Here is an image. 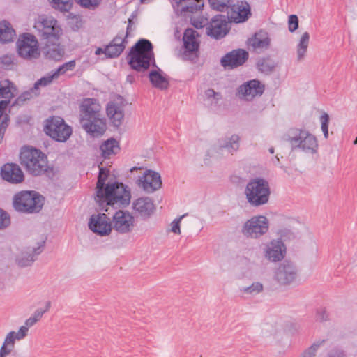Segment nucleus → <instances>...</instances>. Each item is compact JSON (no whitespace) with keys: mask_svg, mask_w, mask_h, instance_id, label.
<instances>
[{"mask_svg":"<svg viewBox=\"0 0 357 357\" xmlns=\"http://www.w3.org/2000/svg\"><path fill=\"white\" fill-rule=\"evenodd\" d=\"M249 54L243 49L234 50L227 53L220 60L221 65L225 68L234 69L243 65L248 59Z\"/></svg>","mask_w":357,"mask_h":357,"instance_id":"19","label":"nucleus"},{"mask_svg":"<svg viewBox=\"0 0 357 357\" xmlns=\"http://www.w3.org/2000/svg\"><path fill=\"white\" fill-rule=\"evenodd\" d=\"M52 7L61 12H69L73 7V0H48Z\"/></svg>","mask_w":357,"mask_h":357,"instance_id":"33","label":"nucleus"},{"mask_svg":"<svg viewBox=\"0 0 357 357\" xmlns=\"http://www.w3.org/2000/svg\"><path fill=\"white\" fill-rule=\"evenodd\" d=\"M193 25L197 29L202 28L203 26H204V25H203L202 22H194Z\"/></svg>","mask_w":357,"mask_h":357,"instance_id":"58","label":"nucleus"},{"mask_svg":"<svg viewBox=\"0 0 357 357\" xmlns=\"http://www.w3.org/2000/svg\"><path fill=\"white\" fill-rule=\"evenodd\" d=\"M328 318V314L325 308L321 307L317 310L316 320L320 322L326 321Z\"/></svg>","mask_w":357,"mask_h":357,"instance_id":"48","label":"nucleus"},{"mask_svg":"<svg viewBox=\"0 0 357 357\" xmlns=\"http://www.w3.org/2000/svg\"><path fill=\"white\" fill-rule=\"evenodd\" d=\"M34 29L45 45L58 43L62 35V29L52 17L39 15L36 20Z\"/></svg>","mask_w":357,"mask_h":357,"instance_id":"8","label":"nucleus"},{"mask_svg":"<svg viewBox=\"0 0 357 357\" xmlns=\"http://www.w3.org/2000/svg\"><path fill=\"white\" fill-rule=\"evenodd\" d=\"M229 22L241 23L245 22L251 15L249 4L245 1H241V3L234 4V2L226 10Z\"/></svg>","mask_w":357,"mask_h":357,"instance_id":"17","label":"nucleus"},{"mask_svg":"<svg viewBox=\"0 0 357 357\" xmlns=\"http://www.w3.org/2000/svg\"><path fill=\"white\" fill-rule=\"evenodd\" d=\"M127 59L131 68L137 72L147 70L151 65L157 68V70H152L149 73L150 82L154 87L160 90L168 89L169 81L155 64L153 46L149 40L139 39L131 47Z\"/></svg>","mask_w":357,"mask_h":357,"instance_id":"1","label":"nucleus"},{"mask_svg":"<svg viewBox=\"0 0 357 357\" xmlns=\"http://www.w3.org/2000/svg\"><path fill=\"white\" fill-rule=\"evenodd\" d=\"M28 331L29 328H27V326H21L17 333H15V338H17V340L24 339L26 336Z\"/></svg>","mask_w":357,"mask_h":357,"instance_id":"49","label":"nucleus"},{"mask_svg":"<svg viewBox=\"0 0 357 357\" xmlns=\"http://www.w3.org/2000/svg\"><path fill=\"white\" fill-rule=\"evenodd\" d=\"M11 84L12 83L8 79L0 81V97L10 98L13 96L10 89Z\"/></svg>","mask_w":357,"mask_h":357,"instance_id":"38","label":"nucleus"},{"mask_svg":"<svg viewBox=\"0 0 357 357\" xmlns=\"http://www.w3.org/2000/svg\"><path fill=\"white\" fill-rule=\"evenodd\" d=\"M269 222L264 215H255L243 225L241 232L248 238L257 239L268 231Z\"/></svg>","mask_w":357,"mask_h":357,"instance_id":"10","label":"nucleus"},{"mask_svg":"<svg viewBox=\"0 0 357 357\" xmlns=\"http://www.w3.org/2000/svg\"><path fill=\"white\" fill-rule=\"evenodd\" d=\"M228 17H225V15L218 14L215 15L207 23V35L216 40L224 38L230 29Z\"/></svg>","mask_w":357,"mask_h":357,"instance_id":"12","label":"nucleus"},{"mask_svg":"<svg viewBox=\"0 0 357 357\" xmlns=\"http://www.w3.org/2000/svg\"><path fill=\"white\" fill-rule=\"evenodd\" d=\"M45 242H42L38 248H27L17 256L16 261L20 267L31 266L36 260V256L43 250Z\"/></svg>","mask_w":357,"mask_h":357,"instance_id":"25","label":"nucleus"},{"mask_svg":"<svg viewBox=\"0 0 357 357\" xmlns=\"http://www.w3.org/2000/svg\"><path fill=\"white\" fill-rule=\"evenodd\" d=\"M206 94L208 97L213 96L216 99H218L220 97V94L215 92L213 89L208 90Z\"/></svg>","mask_w":357,"mask_h":357,"instance_id":"55","label":"nucleus"},{"mask_svg":"<svg viewBox=\"0 0 357 357\" xmlns=\"http://www.w3.org/2000/svg\"><path fill=\"white\" fill-rule=\"evenodd\" d=\"M36 322L37 321L34 318L31 317L26 320L24 326H27V328H29V327L33 326Z\"/></svg>","mask_w":357,"mask_h":357,"instance_id":"54","label":"nucleus"},{"mask_svg":"<svg viewBox=\"0 0 357 357\" xmlns=\"http://www.w3.org/2000/svg\"><path fill=\"white\" fill-rule=\"evenodd\" d=\"M275 161L279 162V158L278 157V155L275 157V160H273V163H275Z\"/></svg>","mask_w":357,"mask_h":357,"instance_id":"61","label":"nucleus"},{"mask_svg":"<svg viewBox=\"0 0 357 357\" xmlns=\"http://www.w3.org/2000/svg\"><path fill=\"white\" fill-rule=\"evenodd\" d=\"M15 36V31L11 24L6 21H0V42L8 43L11 42Z\"/></svg>","mask_w":357,"mask_h":357,"instance_id":"30","label":"nucleus"},{"mask_svg":"<svg viewBox=\"0 0 357 357\" xmlns=\"http://www.w3.org/2000/svg\"><path fill=\"white\" fill-rule=\"evenodd\" d=\"M109 176V171L107 168H100L95 197L100 209L106 212L108 206L116 208L128 206L131 198L130 190L122 183L109 181L106 183Z\"/></svg>","mask_w":357,"mask_h":357,"instance_id":"2","label":"nucleus"},{"mask_svg":"<svg viewBox=\"0 0 357 357\" xmlns=\"http://www.w3.org/2000/svg\"><path fill=\"white\" fill-rule=\"evenodd\" d=\"M297 277V269L295 265L288 261L280 264L275 271L274 278L280 284L287 285L292 283Z\"/></svg>","mask_w":357,"mask_h":357,"instance_id":"15","label":"nucleus"},{"mask_svg":"<svg viewBox=\"0 0 357 357\" xmlns=\"http://www.w3.org/2000/svg\"><path fill=\"white\" fill-rule=\"evenodd\" d=\"M44 313L45 311H43L42 309H37L31 317L38 321L42 318Z\"/></svg>","mask_w":357,"mask_h":357,"instance_id":"53","label":"nucleus"},{"mask_svg":"<svg viewBox=\"0 0 357 357\" xmlns=\"http://www.w3.org/2000/svg\"><path fill=\"white\" fill-rule=\"evenodd\" d=\"M65 50L60 45L59 41L55 44L49 43L44 48V56L46 59L54 61H60L63 57Z\"/></svg>","mask_w":357,"mask_h":357,"instance_id":"28","label":"nucleus"},{"mask_svg":"<svg viewBox=\"0 0 357 357\" xmlns=\"http://www.w3.org/2000/svg\"><path fill=\"white\" fill-rule=\"evenodd\" d=\"M106 112L112 124L119 127L124 119L123 107L114 101H110L107 103Z\"/></svg>","mask_w":357,"mask_h":357,"instance_id":"26","label":"nucleus"},{"mask_svg":"<svg viewBox=\"0 0 357 357\" xmlns=\"http://www.w3.org/2000/svg\"><path fill=\"white\" fill-rule=\"evenodd\" d=\"M10 225V215L4 210L0 208V229H4Z\"/></svg>","mask_w":357,"mask_h":357,"instance_id":"44","label":"nucleus"},{"mask_svg":"<svg viewBox=\"0 0 357 357\" xmlns=\"http://www.w3.org/2000/svg\"><path fill=\"white\" fill-rule=\"evenodd\" d=\"M325 340L314 342L310 347L306 349L301 354V357H315L319 347L324 344Z\"/></svg>","mask_w":357,"mask_h":357,"instance_id":"39","label":"nucleus"},{"mask_svg":"<svg viewBox=\"0 0 357 357\" xmlns=\"http://www.w3.org/2000/svg\"><path fill=\"white\" fill-rule=\"evenodd\" d=\"M10 350L3 348L1 347L0 348V357H6L7 355L10 354Z\"/></svg>","mask_w":357,"mask_h":357,"instance_id":"56","label":"nucleus"},{"mask_svg":"<svg viewBox=\"0 0 357 357\" xmlns=\"http://www.w3.org/2000/svg\"><path fill=\"white\" fill-rule=\"evenodd\" d=\"M106 47L102 49V47H98L95 52L96 55H100L102 54H105L106 55Z\"/></svg>","mask_w":357,"mask_h":357,"instance_id":"57","label":"nucleus"},{"mask_svg":"<svg viewBox=\"0 0 357 357\" xmlns=\"http://www.w3.org/2000/svg\"><path fill=\"white\" fill-rule=\"evenodd\" d=\"M264 91V86L257 79L250 80L241 85L237 95L241 99L252 100L255 96H261Z\"/></svg>","mask_w":357,"mask_h":357,"instance_id":"18","label":"nucleus"},{"mask_svg":"<svg viewBox=\"0 0 357 357\" xmlns=\"http://www.w3.org/2000/svg\"><path fill=\"white\" fill-rule=\"evenodd\" d=\"M282 139L289 143L292 151L299 149L305 153H317V138L306 130L291 128L283 135Z\"/></svg>","mask_w":357,"mask_h":357,"instance_id":"6","label":"nucleus"},{"mask_svg":"<svg viewBox=\"0 0 357 357\" xmlns=\"http://www.w3.org/2000/svg\"><path fill=\"white\" fill-rule=\"evenodd\" d=\"M286 253V248L281 241L273 240L266 245L264 256L270 261H281Z\"/></svg>","mask_w":357,"mask_h":357,"instance_id":"23","label":"nucleus"},{"mask_svg":"<svg viewBox=\"0 0 357 357\" xmlns=\"http://www.w3.org/2000/svg\"><path fill=\"white\" fill-rule=\"evenodd\" d=\"M45 198L35 190H22L13 197V207L20 213L33 214L39 213L44 205Z\"/></svg>","mask_w":357,"mask_h":357,"instance_id":"5","label":"nucleus"},{"mask_svg":"<svg viewBox=\"0 0 357 357\" xmlns=\"http://www.w3.org/2000/svg\"><path fill=\"white\" fill-rule=\"evenodd\" d=\"M275 161L279 162V158L278 157V155L275 157V160H273V163H275Z\"/></svg>","mask_w":357,"mask_h":357,"instance_id":"62","label":"nucleus"},{"mask_svg":"<svg viewBox=\"0 0 357 357\" xmlns=\"http://www.w3.org/2000/svg\"><path fill=\"white\" fill-rule=\"evenodd\" d=\"M21 164L33 176L45 174L48 178L54 176V168L48 165L47 155L36 148H24L20 155Z\"/></svg>","mask_w":357,"mask_h":357,"instance_id":"4","label":"nucleus"},{"mask_svg":"<svg viewBox=\"0 0 357 357\" xmlns=\"http://www.w3.org/2000/svg\"><path fill=\"white\" fill-rule=\"evenodd\" d=\"M136 16H137L136 13H133L131 15V17L128 19V26H127V29H126V33L124 36L126 38H128V36L129 35V33L130 31V27H131L132 24L134 23L133 22V19L135 17H136Z\"/></svg>","mask_w":357,"mask_h":357,"instance_id":"52","label":"nucleus"},{"mask_svg":"<svg viewBox=\"0 0 357 357\" xmlns=\"http://www.w3.org/2000/svg\"><path fill=\"white\" fill-rule=\"evenodd\" d=\"M17 47L19 56L24 59L31 61L40 56L38 40L29 33H24L20 36L17 42Z\"/></svg>","mask_w":357,"mask_h":357,"instance_id":"11","label":"nucleus"},{"mask_svg":"<svg viewBox=\"0 0 357 357\" xmlns=\"http://www.w3.org/2000/svg\"><path fill=\"white\" fill-rule=\"evenodd\" d=\"M298 17L296 15H290L288 17V30L294 33L298 28Z\"/></svg>","mask_w":357,"mask_h":357,"instance_id":"45","label":"nucleus"},{"mask_svg":"<svg viewBox=\"0 0 357 357\" xmlns=\"http://www.w3.org/2000/svg\"><path fill=\"white\" fill-rule=\"evenodd\" d=\"M102 0H75V1L84 8L95 10L101 3Z\"/></svg>","mask_w":357,"mask_h":357,"instance_id":"42","label":"nucleus"},{"mask_svg":"<svg viewBox=\"0 0 357 357\" xmlns=\"http://www.w3.org/2000/svg\"><path fill=\"white\" fill-rule=\"evenodd\" d=\"M76 66V62L75 60L70 61L60 66L55 71L54 76H56L58 78L60 75L65 74L67 71L73 70Z\"/></svg>","mask_w":357,"mask_h":357,"instance_id":"40","label":"nucleus"},{"mask_svg":"<svg viewBox=\"0 0 357 357\" xmlns=\"http://www.w3.org/2000/svg\"><path fill=\"white\" fill-rule=\"evenodd\" d=\"M138 186L147 193H152L162 186L161 176L153 170H146L137 181Z\"/></svg>","mask_w":357,"mask_h":357,"instance_id":"14","label":"nucleus"},{"mask_svg":"<svg viewBox=\"0 0 357 357\" xmlns=\"http://www.w3.org/2000/svg\"><path fill=\"white\" fill-rule=\"evenodd\" d=\"M123 33H119L113 40L106 45V57L107 58H116L125 50L126 45L128 43L127 38H123Z\"/></svg>","mask_w":357,"mask_h":357,"instance_id":"24","label":"nucleus"},{"mask_svg":"<svg viewBox=\"0 0 357 357\" xmlns=\"http://www.w3.org/2000/svg\"><path fill=\"white\" fill-rule=\"evenodd\" d=\"M89 228L93 232L101 236L110 234L112 223L110 218L105 213L93 214L89 221Z\"/></svg>","mask_w":357,"mask_h":357,"instance_id":"16","label":"nucleus"},{"mask_svg":"<svg viewBox=\"0 0 357 357\" xmlns=\"http://www.w3.org/2000/svg\"><path fill=\"white\" fill-rule=\"evenodd\" d=\"M0 61L6 66H10L13 63V57L11 55H3L0 57Z\"/></svg>","mask_w":357,"mask_h":357,"instance_id":"51","label":"nucleus"},{"mask_svg":"<svg viewBox=\"0 0 357 357\" xmlns=\"http://www.w3.org/2000/svg\"><path fill=\"white\" fill-rule=\"evenodd\" d=\"M132 208L137 217L146 220L154 214L155 206L151 198L142 197L133 202Z\"/></svg>","mask_w":357,"mask_h":357,"instance_id":"20","label":"nucleus"},{"mask_svg":"<svg viewBox=\"0 0 357 357\" xmlns=\"http://www.w3.org/2000/svg\"><path fill=\"white\" fill-rule=\"evenodd\" d=\"M268 151H269V153H270L271 154H273V153H274V151H275L274 148H273V147H271V148H269Z\"/></svg>","mask_w":357,"mask_h":357,"instance_id":"60","label":"nucleus"},{"mask_svg":"<svg viewBox=\"0 0 357 357\" xmlns=\"http://www.w3.org/2000/svg\"><path fill=\"white\" fill-rule=\"evenodd\" d=\"M112 229L119 234H128L132 231L135 223L134 217L128 211L118 210L113 215Z\"/></svg>","mask_w":357,"mask_h":357,"instance_id":"13","label":"nucleus"},{"mask_svg":"<svg viewBox=\"0 0 357 357\" xmlns=\"http://www.w3.org/2000/svg\"><path fill=\"white\" fill-rule=\"evenodd\" d=\"M50 307H51V302L47 301L45 305V309L43 310V311H45V313L46 312H47L50 310Z\"/></svg>","mask_w":357,"mask_h":357,"instance_id":"59","label":"nucleus"},{"mask_svg":"<svg viewBox=\"0 0 357 357\" xmlns=\"http://www.w3.org/2000/svg\"><path fill=\"white\" fill-rule=\"evenodd\" d=\"M327 357H346V354L343 349L334 347L328 352Z\"/></svg>","mask_w":357,"mask_h":357,"instance_id":"46","label":"nucleus"},{"mask_svg":"<svg viewBox=\"0 0 357 357\" xmlns=\"http://www.w3.org/2000/svg\"><path fill=\"white\" fill-rule=\"evenodd\" d=\"M198 36V33L192 28L185 30L183 37L184 57H189L190 56H197V53L199 47V43L197 40Z\"/></svg>","mask_w":357,"mask_h":357,"instance_id":"21","label":"nucleus"},{"mask_svg":"<svg viewBox=\"0 0 357 357\" xmlns=\"http://www.w3.org/2000/svg\"><path fill=\"white\" fill-rule=\"evenodd\" d=\"M44 131L52 139L59 142H66L72 135V128L60 116H52L46 121Z\"/></svg>","mask_w":357,"mask_h":357,"instance_id":"9","label":"nucleus"},{"mask_svg":"<svg viewBox=\"0 0 357 357\" xmlns=\"http://www.w3.org/2000/svg\"><path fill=\"white\" fill-rule=\"evenodd\" d=\"M264 289L263 284L261 282H253L250 286L243 287L240 289L241 292L243 294L255 296Z\"/></svg>","mask_w":357,"mask_h":357,"instance_id":"37","label":"nucleus"},{"mask_svg":"<svg viewBox=\"0 0 357 357\" xmlns=\"http://www.w3.org/2000/svg\"><path fill=\"white\" fill-rule=\"evenodd\" d=\"M141 2H142V3H146V0H141Z\"/></svg>","mask_w":357,"mask_h":357,"instance_id":"64","label":"nucleus"},{"mask_svg":"<svg viewBox=\"0 0 357 357\" xmlns=\"http://www.w3.org/2000/svg\"><path fill=\"white\" fill-rule=\"evenodd\" d=\"M55 79H57V77L56 76H54V73H48L47 75L41 77L35 82L33 87L31 88L32 92H34L35 91H38L40 86H48Z\"/></svg>","mask_w":357,"mask_h":357,"instance_id":"35","label":"nucleus"},{"mask_svg":"<svg viewBox=\"0 0 357 357\" xmlns=\"http://www.w3.org/2000/svg\"><path fill=\"white\" fill-rule=\"evenodd\" d=\"M15 340H17L15 332L10 331L6 335L1 347L7 349L11 352L14 349Z\"/></svg>","mask_w":357,"mask_h":357,"instance_id":"41","label":"nucleus"},{"mask_svg":"<svg viewBox=\"0 0 357 357\" xmlns=\"http://www.w3.org/2000/svg\"><path fill=\"white\" fill-rule=\"evenodd\" d=\"M329 116L327 113L323 112L320 116V121L321 123V130L324 133V137L327 139L328 137V123H329Z\"/></svg>","mask_w":357,"mask_h":357,"instance_id":"43","label":"nucleus"},{"mask_svg":"<svg viewBox=\"0 0 357 357\" xmlns=\"http://www.w3.org/2000/svg\"><path fill=\"white\" fill-rule=\"evenodd\" d=\"M244 192L248 202L252 206L257 207L268 203L271 189L266 179L257 177L247 183Z\"/></svg>","mask_w":357,"mask_h":357,"instance_id":"7","label":"nucleus"},{"mask_svg":"<svg viewBox=\"0 0 357 357\" xmlns=\"http://www.w3.org/2000/svg\"><path fill=\"white\" fill-rule=\"evenodd\" d=\"M276 66V62L270 56L260 58L257 62L258 70L266 75L273 73Z\"/></svg>","mask_w":357,"mask_h":357,"instance_id":"31","label":"nucleus"},{"mask_svg":"<svg viewBox=\"0 0 357 357\" xmlns=\"http://www.w3.org/2000/svg\"><path fill=\"white\" fill-rule=\"evenodd\" d=\"M101 155L104 158H109L111 155H116L120 151L119 142L114 138L105 141L100 146Z\"/></svg>","mask_w":357,"mask_h":357,"instance_id":"29","label":"nucleus"},{"mask_svg":"<svg viewBox=\"0 0 357 357\" xmlns=\"http://www.w3.org/2000/svg\"><path fill=\"white\" fill-rule=\"evenodd\" d=\"M354 144H357V137L354 139Z\"/></svg>","mask_w":357,"mask_h":357,"instance_id":"63","label":"nucleus"},{"mask_svg":"<svg viewBox=\"0 0 357 357\" xmlns=\"http://www.w3.org/2000/svg\"><path fill=\"white\" fill-rule=\"evenodd\" d=\"M185 215H181V217H179L177 219H175L171 224V226H172V228H171V231L174 233V234H181V229H180V223H181V220L183 218V217L185 216Z\"/></svg>","mask_w":357,"mask_h":357,"instance_id":"47","label":"nucleus"},{"mask_svg":"<svg viewBox=\"0 0 357 357\" xmlns=\"http://www.w3.org/2000/svg\"><path fill=\"white\" fill-rule=\"evenodd\" d=\"M80 123L86 132L94 137L102 136L106 130L105 119L101 118L100 105L95 98L84 99L81 105Z\"/></svg>","mask_w":357,"mask_h":357,"instance_id":"3","label":"nucleus"},{"mask_svg":"<svg viewBox=\"0 0 357 357\" xmlns=\"http://www.w3.org/2000/svg\"><path fill=\"white\" fill-rule=\"evenodd\" d=\"M32 93H34L36 96L38 94L37 91L32 92L31 89L29 91H25L22 93L17 98V101H25L26 100H29L32 97Z\"/></svg>","mask_w":357,"mask_h":357,"instance_id":"50","label":"nucleus"},{"mask_svg":"<svg viewBox=\"0 0 357 357\" xmlns=\"http://www.w3.org/2000/svg\"><path fill=\"white\" fill-rule=\"evenodd\" d=\"M1 175L3 180L10 183H20L24 179V175L20 166L15 163H6L1 167Z\"/></svg>","mask_w":357,"mask_h":357,"instance_id":"22","label":"nucleus"},{"mask_svg":"<svg viewBox=\"0 0 357 357\" xmlns=\"http://www.w3.org/2000/svg\"><path fill=\"white\" fill-rule=\"evenodd\" d=\"M211 7L220 12L226 11L231 4L234 2L233 0H208Z\"/></svg>","mask_w":357,"mask_h":357,"instance_id":"36","label":"nucleus"},{"mask_svg":"<svg viewBox=\"0 0 357 357\" xmlns=\"http://www.w3.org/2000/svg\"><path fill=\"white\" fill-rule=\"evenodd\" d=\"M240 137L234 134L229 137L226 136L218 139V145L220 149H225L231 155L236 152L239 149Z\"/></svg>","mask_w":357,"mask_h":357,"instance_id":"27","label":"nucleus"},{"mask_svg":"<svg viewBox=\"0 0 357 357\" xmlns=\"http://www.w3.org/2000/svg\"><path fill=\"white\" fill-rule=\"evenodd\" d=\"M310 42V34L308 32H304L296 46L297 59L301 61L304 59L307 50Z\"/></svg>","mask_w":357,"mask_h":357,"instance_id":"32","label":"nucleus"},{"mask_svg":"<svg viewBox=\"0 0 357 357\" xmlns=\"http://www.w3.org/2000/svg\"><path fill=\"white\" fill-rule=\"evenodd\" d=\"M270 38L267 36L261 38L256 33L251 40V45L255 49H267L270 45Z\"/></svg>","mask_w":357,"mask_h":357,"instance_id":"34","label":"nucleus"}]
</instances>
